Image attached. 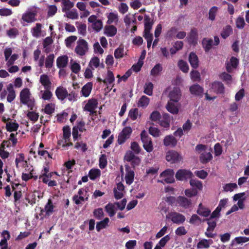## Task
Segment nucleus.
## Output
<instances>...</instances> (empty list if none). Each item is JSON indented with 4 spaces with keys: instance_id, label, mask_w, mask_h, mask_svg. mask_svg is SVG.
<instances>
[{
    "instance_id": "62",
    "label": "nucleus",
    "mask_w": 249,
    "mask_h": 249,
    "mask_svg": "<svg viewBox=\"0 0 249 249\" xmlns=\"http://www.w3.org/2000/svg\"><path fill=\"white\" fill-rule=\"evenodd\" d=\"M150 118L152 121L154 122L159 121L161 119V115L159 111H154L151 114Z\"/></svg>"
},
{
    "instance_id": "56",
    "label": "nucleus",
    "mask_w": 249,
    "mask_h": 249,
    "mask_svg": "<svg viewBox=\"0 0 249 249\" xmlns=\"http://www.w3.org/2000/svg\"><path fill=\"white\" fill-rule=\"evenodd\" d=\"M92 27L94 30L98 32L103 28V22L101 20L98 19L95 22L92 24Z\"/></svg>"
},
{
    "instance_id": "49",
    "label": "nucleus",
    "mask_w": 249,
    "mask_h": 249,
    "mask_svg": "<svg viewBox=\"0 0 249 249\" xmlns=\"http://www.w3.org/2000/svg\"><path fill=\"white\" fill-rule=\"evenodd\" d=\"M66 13V16L68 18L76 19L78 18V14L76 10H73L72 11H67L65 12Z\"/></svg>"
},
{
    "instance_id": "42",
    "label": "nucleus",
    "mask_w": 249,
    "mask_h": 249,
    "mask_svg": "<svg viewBox=\"0 0 249 249\" xmlns=\"http://www.w3.org/2000/svg\"><path fill=\"white\" fill-rule=\"evenodd\" d=\"M115 80L114 74L111 71L108 70L107 73V77L103 80L104 84H112Z\"/></svg>"
},
{
    "instance_id": "34",
    "label": "nucleus",
    "mask_w": 249,
    "mask_h": 249,
    "mask_svg": "<svg viewBox=\"0 0 249 249\" xmlns=\"http://www.w3.org/2000/svg\"><path fill=\"white\" fill-rule=\"evenodd\" d=\"M62 4L63 6L62 10L63 12L69 11L74 6V2L71 1L70 0H63Z\"/></svg>"
},
{
    "instance_id": "6",
    "label": "nucleus",
    "mask_w": 249,
    "mask_h": 249,
    "mask_svg": "<svg viewBox=\"0 0 249 249\" xmlns=\"http://www.w3.org/2000/svg\"><path fill=\"white\" fill-rule=\"evenodd\" d=\"M193 176V173L190 170L186 169L178 170L175 175L176 179L180 181L187 180L192 178Z\"/></svg>"
},
{
    "instance_id": "21",
    "label": "nucleus",
    "mask_w": 249,
    "mask_h": 249,
    "mask_svg": "<svg viewBox=\"0 0 249 249\" xmlns=\"http://www.w3.org/2000/svg\"><path fill=\"white\" fill-rule=\"evenodd\" d=\"M189 61L192 68L196 69L198 67V58L196 54L194 53L191 52L189 56Z\"/></svg>"
},
{
    "instance_id": "59",
    "label": "nucleus",
    "mask_w": 249,
    "mask_h": 249,
    "mask_svg": "<svg viewBox=\"0 0 249 249\" xmlns=\"http://www.w3.org/2000/svg\"><path fill=\"white\" fill-rule=\"evenodd\" d=\"M210 247V244L208 240L207 239H202L199 241L197 244V248L198 249H207Z\"/></svg>"
},
{
    "instance_id": "52",
    "label": "nucleus",
    "mask_w": 249,
    "mask_h": 249,
    "mask_svg": "<svg viewBox=\"0 0 249 249\" xmlns=\"http://www.w3.org/2000/svg\"><path fill=\"white\" fill-rule=\"evenodd\" d=\"M236 26L238 29H243L245 27V22L243 17H238L235 21Z\"/></svg>"
},
{
    "instance_id": "51",
    "label": "nucleus",
    "mask_w": 249,
    "mask_h": 249,
    "mask_svg": "<svg viewBox=\"0 0 249 249\" xmlns=\"http://www.w3.org/2000/svg\"><path fill=\"white\" fill-rule=\"evenodd\" d=\"M139 113V110L137 108H132L129 111L128 116L130 118L134 121L137 119Z\"/></svg>"
},
{
    "instance_id": "61",
    "label": "nucleus",
    "mask_w": 249,
    "mask_h": 249,
    "mask_svg": "<svg viewBox=\"0 0 249 249\" xmlns=\"http://www.w3.org/2000/svg\"><path fill=\"white\" fill-rule=\"evenodd\" d=\"M124 52V48L119 47L117 48L114 51V56L115 58L119 59L123 57Z\"/></svg>"
},
{
    "instance_id": "8",
    "label": "nucleus",
    "mask_w": 249,
    "mask_h": 249,
    "mask_svg": "<svg viewBox=\"0 0 249 249\" xmlns=\"http://www.w3.org/2000/svg\"><path fill=\"white\" fill-rule=\"evenodd\" d=\"M170 100L175 103H178L181 97V92L178 87H174L169 93L168 96Z\"/></svg>"
},
{
    "instance_id": "40",
    "label": "nucleus",
    "mask_w": 249,
    "mask_h": 249,
    "mask_svg": "<svg viewBox=\"0 0 249 249\" xmlns=\"http://www.w3.org/2000/svg\"><path fill=\"white\" fill-rule=\"evenodd\" d=\"M153 84L149 82L145 83L144 86V93L149 96H151L153 94Z\"/></svg>"
},
{
    "instance_id": "7",
    "label": "nucleus",
    "mask_w": 249,
    "mask_h": 249,
    "mask_svg": "<svg viewBox=\"0 0 249 249\" xmlns=\"http://www.w3.org/2000/svg\"><path fill=\"white\" fill-rule=\"evenodd\" d=\"M192 204V202L190 199L187 198L184 196H178L177 198V203L175 204V205L186 209L191 207Z\"/></svg>"
},
{
    "instance_id": "32",
    "label": "nucleus",
    "mask_w": 249,
    "mask_h": 249,
    "mask_svg": "<svg viewBox=\"0 0 249 249\" xmlns=\"http://www.w3.org/2000/svg\"><path fill=\"white\" fill-rule=\"evenodd\" d=\"M109 222V218L106 217L103 220L97 222L96 226L97 231H100L101 230L105 228L108 225Z\"/></svg>"
},
{
    "instance_id": "45",
    "label": "nucleus",
    "mask_w": 249,
    "mask_h": 249,
    "mask_svg": "<svg viewBox=\"0 0 249 249\" xmlns=\"http://www.w3.org/2000/svg\"><path fill=\"white\" fill-rule=\"evenodd\" d=\"M178 66L180 70L183 72H187L189 70V67L187 63L183 60H179L178 62Z\"/></svg>"
},
{
    "instance_id": "57",
    "label": "nucleus",
    "mask_w": 249,
    "mask_h": 249,
    "mask_svg": "<svg viewBox=\"0 0 249 249\" xmlns=\"http://www.w3.org/2000/svg\"><path fill=\"white\" fill-rule=\"evenodd\" d=\"M219 76H220V79H221L222 80H223L224 81H226L227 83H229L231 82L232 77H231V75H230V74H229L226 72H222L219 75Z\"/></svg>"
},
{
    "instance_id": "4",
    "label": "nucleus",
    "mask_w": 249,
    "mask_h": 249,
    "mask_svg": "<svg viewBox=\"0 0 249 249\" xmlns=\"http://www.w3.org/2000/svg\"><path fill=\"white\" fill-rule=\"evenodd\" d=\"M166 217L171 219L173 223L178 225L184 223L186 219L184 215L175 212L169 213Z\"/></svg>"
},
{
    "instance_id": "41",
    "label": "nucleus",
    "mask_w": 249,
    "mask_h": 249,
    "mask_svg": "<svg viewBox=\"0 0 249 249\" xmlns=\"http://www.w3.org/2000/svg\"><path fill=\"white\" fill-rule=\"evenodd\" d=\"M162 71V67L160 64H156L151 70L150 74L153 76H156Z\"/></svg>"
},
{
    "instance_id": "54",
    "label": "nucleus",
    "mask_w": 249,
    "mask_h": 249,
    "mask_svg": "<svg viewBox=\"0 0 249 249\" xmlns=\"http://www.w3.org/2000/svg\"><path fill=\"white\" fill-rule=\"evenodd\" d=\"M93 215L97 219H101L104 216L103 209L99 208L95 209L93 211Z\"/></svg>"
},
{
    "instance_id": "55",
    "label": "nucleus",
    "mask_w": 249,
    "mask_h": 249,
    "mask_svg": "<svg viewBox=\"0 0 249 249\" xmlns=\"http://www.w3.org/2000/svg\"><path fill=\"white\" fill-rule=\"evenodd\" d=\"M63 138L66 142L71 136V129L69 126H65L63 128Z\"/></svg>"
},
{
    "instance_id": "36",
    "label": "nucleus",
    "mask_w": 249,
    "mask_h": 249,
    "mask_svg": "<svg viewBox=\"0 0 249 249\" xmlns=\"http://www.w3.org/2000/svg\"><path fill=\"white\" fill-rule=\"evenodd\" d=\"M134 172L132 170H129L127 171L125 177V182L126 184L128 185H130L134 180Z\"/></svg>"
},
{
    "instance_id": "44",
    "label": "nucleus",
    "mask_w": 249,
    "mask_h": 249,
    "mask_svg": "<svg viewBox=\"0 0 249 249\" xmlns=\"http://www.w3.org/2000/svg\"><path fill=\"white\" fill-rule=\"evenodd\" d=\"M57 8L55 5H51L48 6L47 17H52L57 12Z\"/></svg>"
},
{
    "instance_id": "58",
    "label": "nucleus",
    "mask_w": 249,
    "mask_h": 249,
    "mask_svg": "<svg viewBox=\"0 0 249 249\" xmlns=\"http://www.w3.org/2000/svg\"><path fill=\"white\" fill-rule=\"evenodd\" d=\"M143 64V61L139 59L137 64H134L132 66L131 70H132L133 71L138 72L140 71Z\"/></svg>"
},
{
    "instance_id": "24",
    "label": "nucleus",
    "mask_w": 249,
    "mask_h": 249,
    "mask_svg": "<svg viewBox=\"0 0 249 249\" xmlns=\"http://www.w3.org/2000/svg\"><path fill=\"white\" fill-rule=\"evenodd\" d=\"M213 159V156L210 152H203L201 154L199 157V160L202 164H206L209 162Z\"/></svg>"
},
{
    "instance_id": "50",
    "label": "nucleus",
    "mask_w": 249,
    "mask_h": 249,
    "mask_svg": "<svg viewBox=\"0 0 249 249\" xmlns=\"http://www.w3.org/2000/svg\"><path fill=\"white\" fill-rule=\"evenodd\" d=\"M237 188L235 183H227L223 186V190L225 192H232L234 189Z\"/></svg>"
},
{
    "instance_id": "46",
    "label": "nucleus",
    "mask_w": 249,
    "mask_h": 249,
    "mask_svg": "<svg viewBox=\"0 0 249 249\" xmlns=\"http://www.w3.org/2000/svg\"><path fill=\"white\" fill-rule=\"evenodd\" d=\"M185 195L188 197H192L197 195L198 192L195 188L186 189L184 191Z\"/></svg>"
},
{
    "instance_id": "25",
    "label": "nucleus",
    "mask_w": 249,
    "mask_h": 249,
    "mask_svg": "<svg viewBox=\"0 0 249 249\" xmlns=\"http://www.w3.org/2000/svg\"><path fill=\"white\" fill-rule=\"evenodd\" d=\"M92 84L91 82H88L82 88L81 93L85 97H88L92 90Z\"/></svg>"
},
{
    "instance_id": "39",
    "label": "nucleus",
    "mask_w": 249,
    "mask_h": 249,
    "mask_svg": "<svg viewBox=\"0 0 249 249\" xmlns=\"http://www.w3.org/2000/svg\"><path fill=\"white\" fill-rule=\"evenodd\" d=\"M149 103V98L145 95L142 96L138 102V107H146Z\"/></svg>"
},
{
    "instance_id": "26",
    "label": "nucleus",
    "mask_w": 249,
    "mask_h": 249,
    "mask_svg": "<svg viewBox=\"0 0 249 249\" xmlns=\"http://www.w3.org/2000/svg\"><path fill=\"white\" fill-rule=\"evenodd\" d=\"M36 16V14L34 12H26L22 15V19L27 23H31L35 20Z\"/></svg>"
},
{
    "instance_id": "30",
    "label": "nucleus",
    "mask_w": 249,
    "mask_h": 249,
    "mask_svg": "<svg viewBox=\"0 0 249 249\" xmlns=\"http://www.w3.org/2000/svg\"><path fill=\"white\" fill-rule=\"evenodd\" d=\"M232 33V28L231 25H228L223 28L221 32V36L223 38L226 39Z\"/></svg>"
},
{
    "instance_id": "3",
    "label": "nucleus",
    "mask_w": 249,
    "mask_h": 249,
    "mask_svg": "<svg viewBox=\"0 0 249 249\" xmlns=\"http://www.w3.org/2000/svg\"><path fill=\"white\" fill-rule=\"evenodd\" d=\"M88 50V42L84 39L80 38L77 42L75 52L79 55H84Z\"/></svg>"
},
{
    "instance_id": "9",
    "label": "nucleus",
    "mask_w": 249,
    "mask_h": 249,
    "mask_svg": "<svg viewBox=\"0 0 249 249\" xmlns=\"http://www.w3.org/2000/svg\"><path fill=\"white\" fill-rule=\"evenodd\" d=\"M98 100L95 98L89 99L85 105L84 109L85 111H89L91 114H94L96 113L94 110L97 107Z\"/></svg>"
},
{
    "instance_id": "60",
    "label": "nucleus",
    "mask_w": 249,
    "mask_h": 249,
    "mask_svg": "<svg viewBox=\"0 0 249 249\" xmlns=\"http://www.w3.org/2000/svg\"><path fill=\"white\" fill-rule=\"evenodd\" d=\"M149 133L154 137H158L160 135V132L158 128L150 126L149 128Z\"/></svg>"
},
{
    "instance_id": "33",
    "label": "nucleus",
    "mask_w": 249,
    "mask_h": 249,
    "mask_svg": "<svg viewBox=\"0 0 249 249\" xmlns=\"http://www.w3.org/2000/svg\"><path fill=\"white\" fill-rule=\"evenodd\" d=\"M203 222L206 221L208 227L207 229V231H213L214 228L216 226V221L215 220H213L212 219L207 218L203 219Z\"/></svg>"
},
{
    "instance_id": "48",
    "label": "nucleus",
    "mask_w": 249,
    "mask_h": 249,
    "mask_svg": "<svg viewBox=\"0 0 249 249\" xmlns=\"http://www.w3.org/2000/svg\"><path fill=\"white\" fill-rule=\"evenodd\" d=\"M51 89H45L42 94V99L44 100L49 101L53 97V93L50 91Z\"/></svg>"
},
{
    "instance_id": "27",
    "label": "nucleus",
    "mask_w": 249,
    "mask_h": 249,
    "mask_svg": "<svg viewBox=\"0 0 249 249\" xmlns=\"http://www.w3.org/2000/svg\"><path fill=\"white\" fill-rule=\"evenodd\" d=\"M190 184L192 187L191 188H195L197 192L202 190L203 185L201 181L191 178L190 180Z\"/></svg>"
},
{
    "instance_id": "17",
    "label": "nucleus",
    "mask_w": 249,
    "mask_h": 249,
    "mask_svg": "<svg viewBox=\"0 0 249 249\" xmlns=\"http://www.w3.org/2000/svg\"><path fill=\"white\" fill-rule=\"evenodd\" d=\"M39 82L44 87L45 89H51L52 82L48 75L45 74L41 75Z\"/></svg>"
},
{
    "instance_id": "43",
    "label": "nucleus",
    "mask_w": 249,
    "mask_h": 249,
    "mask_svg": "<svg viewBox=\"0 0 249 249\" xmlns=\"http://www.w3.org/2000/svg\"><path fill=\"white\" fill-rule=\"evenodd\" d=\"M18 30L16 28H11L6 31V35L11 38H15L18 35Z\"/></svg>"
},
{
    "instance_id": "1",
    "label": "nucleus",
    "mask_w": 249,
    "mask_h": 249,
    "mask_svg": "<svg viewBox=\"0 0 249 249\" xmlns=\"http://www.w3.org/2000/svg\"><path fill=\"white\" fill-rule=\"evenodd\" d=\"M31 93L28 88L23 89L20 92V102L27 106L30 110H33L35 106V100L31 98Z\"/></svg>"
},
{
    "instance_id": "18",
    "label": "nucleus",
    "mask_w": 249,
    "mask_h": 249,
    "mask_svg": "<svg viewBox=\"0 0 249 249\" xmlns=\"http://www.w3.org/2000/svg\"><path fill=\"white\" fill-rule=\"evenodd\" d=\"M54 206L53 203V201L51 198L48 200V202L45 205L44 209L41 210V213H42L43 212L46 213V215L49 216L53 213L54 212L53 209Z\"/></svg>"
},
{
    "instance_id": "37",
    "label": "nucleus",
    "mask_w": 249,
    "mask_h": 249,
    "mask_svg": "<svg viewBox=\"0 0 249 249\" xmlns=\"http://www.w3.org/2000/svg\"><path fill=\"white\" fill-rule=\"evenodd\" d=\"M107 23L108 24H110L112 23L113 22L115 23L118 21V16L116 13H114L113 12H110L107 16Z\"/></svg>"
},
{
    "instance_id": "64",
    "label": "nucleus",
    "mask_w": 249,
    "mask_h": 249,
    "mask_svg": "<svg viewBox=\"0 0 249 249\" xmlns=\"http://www.w3.org/2000/svg\"><path fill=\"white\" fill-rule=\"evenodd\" d=\"M220 208L216 207V209L214 210V211L213 212V213L210 214V216L209 217L210 219H218L220 216V212H221Z\"/></svg>"
},
{
    "instance_id": "53",
    "label": "nucleus",
    "mask_w": 249,
    "mask_h": 249,
    "mask_svg": "<svg viewBox=\"0 0 249 249\" xmlns=\"http://www.w3.org/2000/svg\"><path fill=\"white\" fill-rule=\"evenodd\" d=\"M99 167L101 169L105 168L107 165V156L105 154L101 155L99 158Z\"/></svg>"
},
{
    "instance_id": "20",
    "label": "nucleus",
    "mask_w": 249,
    "mask_h": 249,
    "mask_svg": "<svg viewBox=\"0 0 249 249\" xmlns=\"http://www.w3.org/2000/svg\"><path fill=\"white\" fill-rule=\"evenodd\" d=\"M213 40L211 38L204 37L202 40V46L205 53H208L213 47Z\"/></svg>"
},
{
    "instance_id": "12",
    "label": "nucleus",
    "mask_w": 249,
    "mask_h": 249,
    "mask_svg": "<svg viewBox=\"0 0 249 249\" xmlns=\"http://www.w3.org/2000/svg\"><path fill=\"white\" fill-rule=\"evenodd\" d=\"M211 89L216 94H223L225 87L222 83L219 81H214L211 84Z\"/></svg>"
},
{
    "instance_id": "10",
    "label": "nucleus",
    "mask_w": 249,
    "mask_h": 249,
    "mask_svg": "<svg viewBox=\"0 0 249 249\" xmlns=\"http://www.w3.org/2000/svg\"><path fill=\"white\" fill-rule=\"evenodd\" d=\"M239 63V59L234 56L230 58V62L226 63V69L229 73H231L233 69H235Z\"/></svg>"
},
{
    "instance_id": "63",
    "label": "nucleus",
    "mask_w": 249,
    "mask_h": 249,
    "mask_svg": "<svg viewBox=\"0 0 249 249\" xmlns=\"http://www.w3.org/2000/svg\"><path fill=\"white\" fill-rule=\"evenodd\" d=\"M131 149L136 154H139L141 150L139 144L136 142H133L131 143Z\"/></svg>"
},
{
    "instance_id": "23",
    "label": "nucleus",
    "mask_w": 249,
    "mask_h": 249,
    "mask_svg": "<svg viewBox=\"0 0 249 249\" xmlns=\"http://www.w3.org/2000/svg\"><path fill=\"white\" fill-rule=\"evenodd\" d=\"M197 38L198 34L196 29H192L188 36L189 42L191 44L195 45L197 43Z\"/></svg>"
},
{
    "instance_id": "35",
    "label": "nucleus",
    "mask_w": 249,
    "mask_h": 249,
    "mask_svg": "<svg viewBox=\"0 0 249 249\" xmlns=\"http://www.w3.org/2000/svg\"><path fill=\"white\" fill-rule=\"evenodd\" d=\"M101 175V171L98 169H91L89 173V177L91 180H95Z\"/></svg>"
},
{
    "instance_id": "38",
    "label": "nucleus",
    "mask_w": 249,
    "mask_h": 249,
    "mask_svg": "<svg viewBox=\"0 0 249 249\" xmlns=\"http://www.w3.org/2000/svg\"><path fill=\"white\" fill-rule=\"evenodd\" d=\"M54 59V55L53 53L47 56L45 60V67L46 68L50 69L53 67Z\"/></svg>"
},
{
    "instance_id": "11",
    "label": "nucleus",
    "mask_w": 249,
    "mask_h": 249,
    "mask_svg": "<svg viewBox=\"0 0 249 249\" xmlns=\"http://www.w3.org/2000/svg\"><path fill=\"white\" fill-rule=\"evenodd\" d=\"M191 93L195 96L202 97L204 92V89L198 84H194L189 88Z\"/></svg>"
},
{
    "instance_id": "47",
    "label": "nucleus",
    "mask_w": 249,
    "mask_h": 249,
    "mask_svg": "<svg viewBox=\"0 0 249 249\" xmlns=\"http://www.w3.org/2000/svg\"><path fill=\"white\" fill-rule=\"evenodd\" d=\"M218 8L216 6L212 7L209 11V19L212 21L215 19Z\"/></svg>"
},
{
    "instance_id": "22",
    "label": "nucleus",
    "mask_w": 249,
    "mask_h": 249,
    "mask_svg": "<svg viewBox=\"0 0 249 249\" xmlns=\"http://www.w3.org/2000/svg\"><path fill=\"white\" fill-rule=\"evenodd\" d=\"M117 28L112 25H106L105 27V34L107 36L112 37L114 36L117 33Z\"/></svg>"
},
{
    "instance_id": "28",
    "label": "nucleus",
    "mask_w": 249,
    "mask_h": 249,
    "mask_svg": "<svg viewBox=\"0 0 249 249\" xmlns=\"http://www.w3.org/2000/svg\"><path fill=\"white\" fill-rule=\"evenodd\" d=\"M115 204H112L111 203H108L105 207V210L106 212L108 213L109 217H113L116 213V209H115Z\"/></svg>"
},
{
    "instance_id": "31",
    "label": "nucleus",
    "mask_w": 249,
    "mask_h": 249,
    "mask_svg": "<svg viewBox=\"0 0 249 249\" xmlns=\"http://www.w3.org/2000/svg\"><path fill=\"white\" fill-rule=\"evenodd\" d=\"M18 127L19 124L16 122L10 121L8 122L6 124V129L7 131L9 132L16 131L18 130Z\"/></svg>"
},
{
    "instance_id": "15",
    "label": "nucleus",
    "mask_w": 249,
    "mask_h": 249,
    "mask_svg": "<svg viewBox=\"0 0 249 249\" xmlns=\"http://www.w3.org/2000/svg\"><path fill=\"white\" fill-rule=\"evenodd\" d=\"M166 108L171 113L177 114L178 113V104L173 101H168L166 105Z\"/></svg>"
},
{
    "instance_id": "29",
    "label": "nucleus",
    "mask_w": 249,
    "mask_h": 249,
    "mask_svg": "<svg viewBox=\"0 0 249 249\" xmlns=\"http://www.w3.org/2000/svg\"><path fill=\"white\" fill-rule=\"evenodd\" d=\"M144 30H151L154 24L153 19H151L148 15H145L144 16Z\"/></svg>"
},
{
    "instance_id": "2",
    "label": "nucleus",
    "mask_w": 249,
    "mask_h": 249,
    "mask_svg": "<svg viewBox=\"0 0 249 249\" xmlns=\"http://www.w3.org/2000/svg\"><path fill=\"white\" fill-rule=\"evenodd\" d=\"M141 138L143 143V148L146 152H151L154 149L152 139L145 130L141 132Z\"/></svg>"
},
{
    "instance_id": "5",
    "label": "nucleus",
    "mask_w": 249,
    "mask_h": 249,
    "mask_svg": "<svg viewBox=\"0 0 249 249\" xmlns=\"http://www.w3.org/2000/svg\"><path fill=\"white\" fill-rule=\"evenodd\" d=\"M166 160L171 163H175L180 162L182 160V157L177 151L171 150L167 152Z\"/></svg>"
},
{
    "instance_id": "19",
    "label": "nucleus",
    "mask_w": 249,
    "mask_h": 249,
    "mask_svg": "<svg viewBox=\"0 0 249 249\" xmlns=\"http://www.w3.org/2000/svg\"><path fill=\"white\" fill-rule=\"evenodd\" d=\"M68 64V57L64 55L59 56L56 59V66L58 68H64L67 67Z\"/></svg>"
},
{
    "instance_id": "16",
    "label": "nucleus",
    "mask_w": 249,
    "mask_h": 249,
    "mask_svg": "<svg viewBox=\"0 0 249 249\" xmlns=\"http://www.w3.org/2000/svg\"><path fill=\"white\" fill-rule=\"evenodd\" d=\"M211 210L205 207L203 204L200 203L198 205V209L196 211L197 213L202 216L208 217L211 214Z\"/></svg>"
},
{
    "instance_id": "13",
    "label": "nucleus",
    "mask_w": 249,
    "mask_h": 249,
    "mask_svg": "<svg viewBox=\"0 0 249 249\" xmlns=\"http://www.w3.org/2000/svg\"><path fill=\"white\" fill-rule=\"evenodd\" d=\"M177 142L176 138L172 135L166 136L163 140V144L167 147H174L177 145Z\"/></svg>"
},
{
    "instance_id": "14",
    "label": "nucleus",
    "mask_w": 249,
    "mask_h": 249,
    "mask_svg": "<svg viewBox=\"0 0 249 249\" xmlns=\"http://www.w3.org/2000/svg\"><path fill=\"white\" fill-rule=\"evenodd\" d=\"M55 93L57 98L61 101H63L68 96V91L67 89L62 86L58 87L56 88Z\"/></svg>"
}]
</instances>
